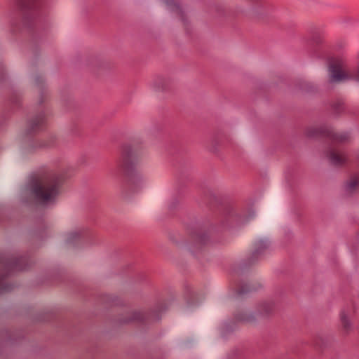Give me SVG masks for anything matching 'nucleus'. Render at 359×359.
Instances as JSON below:
<instances>
[{
  "mask_svg": "<svg viewBox=\"0 0 359 359\" xmlns=\"http://www.w3.org/2000/svg\"><path fill=\"white\" fill-rule=\"evenodd\" d=\"M66 178L64 170H51L33 177L25 189L29 200L41 205L53 203Z\"/></svg>",
  "mask_w": 359,
  "mask_h": 359,
  "instance_id": "obj_1",
  "label": "nucleus"
},
{
  "mask_svg": "<svg viewBox=\"0 0 359 359\" xmlns=\"http://www.w3.org/2000/svg\"><path fill=\"white\" fill-rule=\"evenodd\" d=\"M357 60L358 66L355 71L347 53H341L328 57L326 60V70L329 82L337 84L352 81L359 83V51Z\"/></svg>",
  "mask_w": 359,
  "mask_h": 359,
  "instance_id": "obj_2",
  "label": "nucleus"
},
{
  "mask_svg": "<svg viewBox=\"0 0 359 359\" xmlns=\"http://www.w3.org/2000/svg\"><path fill=\"white\" fill-rule=\"evenodd\" d=\"M142 158V152L131 145L122 147L117 161L118 167L126 174L132 173Z\"/></svg>",
  "mask_w": 359,
  "mask_h": 359,
  "instance_id": "obj_3",
  "label": "nucleus"
},
{
  "mask_svg": "<svg viewBox=\"0 0 359 359\" xmlns=\"http://www.w3.org/2000/svg\"><path fill=\"white\" fill-rule=\"evenodd\" d=\"M275 311V303L271 299H266L260 302L256 308V312L251 311H241L236 315V319L238 321L243 323H253L257 316L268 318L271 316Z\"/></svg>",
  "mask_w": 359,
  "mask_h": 359,
  "instance_id": "obj_4",
  "label": "nucleus"
},
{
  "mask_svg": "<svg viewBox=\"0 0 359 359\" xmlns=\"http://www.w3.org/2000/svg\"><path fill=\"white\" fill-rule=\"evenodd\" d=\"M23 259L21 257H13L9 259L3 260L1 266L4 268L3 274L0 275V292L5 290L4 277L8 275L12 270H22L24 267L22 266Z\"/></svg>",
  "mask_w": 359,
  "mask_h": 359,
  "instance_id": "obj_5",
  "label": "nucleus"
},
{
  "mask_svg": "<svg viewBox=\"0 0 359 359\" xmlns=\"http://www.w3.org/2000/svg\"><path fill=\"white\" fill-rule=\"evenodd\" d=\"M325 154L330 163L335 167L342 168L348 163L347 154L334 147H327Z\"/></svg>",
  "mask_w": 359,
  "mask_h": 359,
  "instance_id": "obj_6",
  "label": "nucleus"
},
{
  "mask_svg": "<svg viewBox=\"0 0 359 359\" xmlns=\"http://www.w3.org/2000/svg\"><path fill=\"white\" fill-rule=\"evenodd\" d=\"M89 236V231L84 227L77 228L67 232L64 241L67 245H76L86 241Z\"/></svg>",
  "mask_w": 359,
  "mask_h": 359,
  "instance_id": "obj_7",
  "label": "nucleus"
},
{
  "mask_svg": "<svg viewBox=\"0 0 359 359\" xmlns=\"http://www.w3.org/2000/svg\"><path fill=\"white\" fill-rule=\"evenodd\" d=\"M355 308L353 306H347L340 313V322L344 332L348 333L353 329L351 319L353 316Z\"/></svg>",
  "mask_w": 359,
  "mask_h": 359,
  "instance_id": "obj_8",
  "label": "nucleus"
},
{
  "mask_svg": "<svg viewBox=\"0 0 359 359\" xmlns=\"http://www.w3.org/2000/svg\"><path fill=\"white\" fill-rule=\"evenodd\" d=\"M50 115L47 111L37 114L29 123V133H33L41 130L45 126Z\"/></svg>",
  "mask_w": 359,
  "mask_h": 359,
  "instance_id": "obj_9",
  "label": "nucleus"
},
{
  "mask_svg": "<svg viewBox=\"0 0 359 359\" xmlns=\"http://www.w3.org/2000/svg\"><path fill=\"white\" fill-rule=\"evenodd\" d=\"M161 1L168 11L175 14L182 21H185L186 10L178 0H161Z\"/></svg>",
  "mask_w": 359,
  "mask_h": 359,
  "instance_id": "obj_10",
  "label": "nucleus"
},
{
  "mask_svg": "<svg viewBox=\"0 0 359 359\" xmlns=\"http://www.w3.org/2000/svg\"><path fill=\"white\" fill-rule=\"evenodd\" d=\"M40 0H18V6L23 13L25 20L32 17L39 7Z\"/></svg>",
  "mask_w": 359,
  "mask_h": 359,
  "instance_id": "obj_11",
  "label": "nucleus"
},
{
  "mask_svg": "<svg viewBox=\"0 0 359 359\" xmlns=\"http://www.w3.org/2000/svg\"><path fill=\"white\" fill-rule=\"evenodd\" d=\"M359 160V151L358 154ZM344 189L348 194H353L359 191V173L351 174L344 183Z\"/></svg>",
  "mask_w": 359,
  "mask_h": 359,
  "instance_id": "obj_12",
  "label": "nucleus"
},
{
  "mask_svg": "<svg viewBox=\"0 0 359 359\" xmlns=\"http://www.w3.org/2000/svg\"><path fill=\"white\" fill-rule=\"evenodd\" d=\"M269 245L270 242L267 238L257 239L253 245L252 259H255L262 255Z\"/></svg>",
  "mask_w": 359,
  "mask_h": 359,
  "instance_id": "obj_13",
  "label": "nucleus"
},
{
  "mask_svg": "<svg viewBox=\"0 0 359 359\" xmlns=\"http://www.w3.org/2000/svg\"><path fill=\"white\" fill-rule=\"evenodd\" d=\"M145 318V315L141 311H132L122 316L120 321L123 323L142 322Z\"/></svg>",
  "mask_w": 359,
  "mask_h": 359,
  "instance_id": "obj_14",
  "label": "nucleus"
},
{
  "mask_svg": "<svg viewBox=\"0 0 359 359\" xmlns=\"http://www.w3.org/2000/svg\"><path fill=\"white\" fill-rule=\"evenodd\" d=\"M329 130H327L323 126H311L306 128L305 130V135L309 138H316L321 135L327 137V133Z\"/></svg>",
  "mask_w": 359,
  "mask_h": 359,
  "instance_id": "obj_15",
  "label": "nucleus"
},
{
  "mask_svg": "<svg viewBox=\"0 0 359 359\" xmlns=\"http://www.w3.org/2000/svg\"><path fill=\"white\" fill-rule=\"evenodd\" d=\"M327 137L341 143L348 142L351 138V133L348 132L335 133L330 130L327 133Z\"/></svg>",
  "mask_w": 359,
  "mask_h": 359,
  "instance_id": "obj_16",
  "label": "nucleus"
},
{
  "mask_svg": "<svg viewBox=\"0 0 359 359\" xmlns=\"http://www.w3.org/2000/svg\"><path fill=\"white\" fill-rule=\"evenodd\" d=\"M170 81L164 76H159L153 81V86L156 88H167L170 87Z\"/></svg>",
  "mask_w": 359,
  "mask_h": 359,
  "instance_id": "obj_17",
  "label": "nucleus"
},
{
  "mask_svg": "<svg viewBox=\"0 0 359 359\" xmlns=\"http://www.w3.org/2000/svg\"><path fill=\"white\" fill-rule=\"evenodd\" d=\"M251 7L254 11H257L264 5L263 0H250Z\"/></svg>",
  "mask_w": 359,
  "mask_h": 359,
  "instance_id": "obj_18",
  "label": "nucleus"
},
{
  "mask_svg": "<svg viewBox=\"0 0 359 359\" xmlns=\"http://www.w3.org/2000/svg\"><path fill=\"white\" fill-rule=\"evenodd\" d=\"M336 114H339L343 109V103L340 101L333 104L332 106Z\"/></svg>",
  "mask_w": 359,
  "mask_h": 359,
  "instance_id": "obj_19",
  "label": "nucleus"
},
{
  "mask_svg": "<svg viewBox=\"0 0 359 359\" xmlns=\"http://www.w3.org/2000/svg\"><path fill=\"white\" fill-rule=\"evenodd\" d=\"M257 288L256 287H254V288H250L249 286H248L247 285H243L241 286L239 289H238V293L239 294H243L245 292H247L248 291H250V290H256Z\"/></svg>",
  "mask_w": 359,
  "mask_h": 359,
  "instance_id": "obj_20",
  "label": "nucleus"
},
{
  "mask_svg": "<svg viewBox=\"0 0 359 359\" xmlns=\"http://www.w3.org/2000/svg\"><path fill=\"white\" fill-rule=\"evenodd\" d=\"M49 144H48V143H40V144L39 146L41 147H48V146H49Z\"/></svg>",
  "mask_w": 359,
  "mask_h": 359,
  "instance_id": "obj_21",
  "label": "nucleus"
},
{
  "mask_svg": "<svg viewBox=\"0 0 359 359\" xmlns=\"http://www.w3.org/2000/svg\"><path fill=\"white\" fill-rule=\"evenodd\" d=\"M304 86H305V87H309V83H308L307 81H304Z\"/></svg>",
  "mask_w": 359,
  "mask_h": 359,
  "instance_id": "obj_22",
  "label": "nucleus"
},
{
  "mask_svg": "<svg viewBox=\"0 0 359 359\" xmlns=\"http://www.w3.org/2000/svg\"><path fill=\"white\" fill-rule=\"evenodd\" d=\"M199 240H201V241H203V238H198Z\"/></svg>",
  "mask_w": 359,
  "mask_h": 359,
  "instance_id": "obj_23",
  "label": "nucleus"
},
{
  "mask_svg": "<svg viewBox=\"0 0 359 359\" xmlns=\"http://www.w3.org/2000/svg\"><path fill=\"white\" fill-rule=\"evenodd\" d=\"M230 216H233V213L232 212H230Z\"/></svg>",
  "mask_w": 359,
  "mask_h": 359,
  "instance_id": "obj_24",
  "label": "nucleus"
}]
</instances>
